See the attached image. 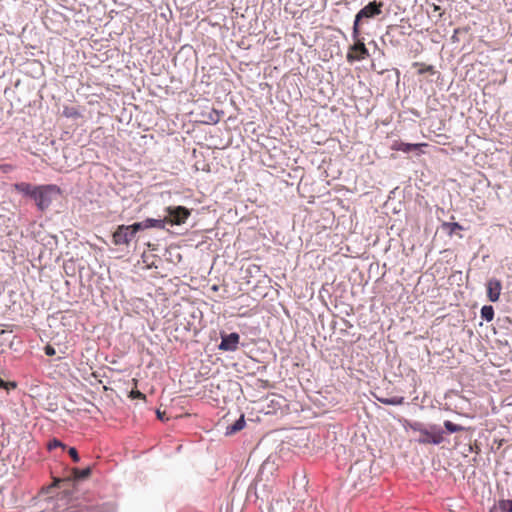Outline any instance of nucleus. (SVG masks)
Returning a JSON list of instances; mask_svg holds the SVG:
<instances>
[{"label":"nucleus","mask_w":512,"mask_h":512,"mask_svg":"<svg viewBox=\"0 0 512 512\" xmlns=\"http://www.w3.org/2000/svg\"><path fill=\"white\" fill-rule=\"evenodd\" d=\"M167 216L165 217L166 224L182 225L186 222L191 212L184 206L167 207Z\"/></svg>","instance_id":"20e7f679"},{"label":"nucleus","mask_w":512,"mask_h":512,"mask_svg":"<svg viewBox=\"0 0 512 512\" xmlns=\"http://www.w3.org/2000/svg\"><path fill=\"white\" fill-rule=\"evenodd\" d=\"M63 115L67 118H74V119L81 116L78 109L73 106H65L63 108Z\"/></svg>","instance_id":"f3484780"},{"label":"nucleus","mask_w":512,"mask_h":512,"mask_svg":"<svg viewBox=\"0 0 512 512\" xmlns=\"http://www.w3.org/2000/svg\"><path fill=\"white\" fill-rule=\"evenodd\" d=\"M354 39L356 42L349 48L346 56L347 61L350 63L364 60L369 55L368 49L366 48L365 44L359 40V37Z\"/></svg>","instance_id":"39448f33"},{"label":"nucleus","mask_w":512,"mask_h":512,"mask_svg":"<svg viewBox=\"0 0 512 512\" xmlns=\"http://www.w3.org/2000/svg\"><path fill=\"white\" fill-rule=\"evenodd\" d=\"M112 238L115 245H129L134 235L127 225H120L113 233Z\"/></svg>","instance_id":"423d86ee"},{"label":"nucleus","mask_w":512,"mask_h":512,"mask_svg":"<svg viewBox=\"0 0 512 512\" xmlns=\"http://www.w3.org/2000/svg\"><path fill=\"white\" fill-rule=\"evenodd\" d=\"M442 228L446 230L449 235H452L456 230L463 229L462 225L457 222H444Z\"/></svg>","instance_id":"dca6fc26"},{"label":"nucleus","mask_w":512,"mask_h":512,"mask_svg":"<svg viewBox=\"0 0 512 512\" xmlns=\"http://www.w3.org/2000/svg\"><path fill=\"white\" fill-rule=\"evenodd\" d=\"M487 297L491 302H497L500 298L502 284L496 278H491L486 283Z\"/></svg>","instance_id":"0eeeda50"},{"label":"nucleus","mask_w":512,"mask_h":512,"mask_svg":"<svg viewBox=\"0 0 512 512\" xmlns=\"http://www.w3.org/2000/svg\"><path fill=\"white\" fill-rule=\"evenodd\" d=\"M244 426H245L244 415H241V417L237 421H235L234 424L227 427L226 435L235 434V433L241 431L244 428Z\"/></svg>","instance_id":"f8f14e48"},{"label":"nucleus","mask_w":512,"mask_h":512,"mask_svg":"<svg viewBox=\"0 0 512 512\" xmlns=\"http://www.w3.org/2000/svg\"><path fill=\"white\" fill-rule=\"evenodd\" d=\"M379 401L385 405H402L404 402L403 397H393V398H382Z\"/></svg>","instance_id":"a211bd4d"},{"label":"nucleus","mask_w":512,"mask_h":512,"mask_svg":"<svg viewBox=\"0 0 512 512\" xmlns=\"http://www.w3.org/2000/svg\"><path fill=\"white\" fill-rule=\"evenodd\" d=\"M433 11H434V12H439V14H440V15L442 14V13H441V8H440V6L435 5V4L433 5Z\"/></svg>","instance_id":"bb28decb"},{"label":"nucleus","mask_w":512,"mask_h":512,"mask_svg":"<svg viewBox=\"0 0 512 512\" xmlns=\"http://www.w3.org/2000/svg\"><path fill=\"white\" fill-rule=\"evenodd\" d=\"M68 453L74 462H79L80 458L77 450L74 447L69 448Z\"/></svg>","instance_id":"393cba45"},{"label":"nucleus","mask_w":512,"mask_h":512,"mask_svg":"<svg viewBox=\"0 0 512 512\" xmlns=\"http://www.w3.org/2000/svg\"><path fill=\"white\" fill-rule=\"evenodd\" d=\"M490 512H512V500H499L493 505Z\"/></svg>","instance_id":"9b49d317"},{"label":"nucleus","mask_w":512,"mask_h":512,"mask_svg":"<svg viewBox=\"0 0 512 512\" xmlns=\"http://www.w3.org/2000/svg\"><path fill=\"white\" fill-rule=\"evenodd\" d=\"M157 416L159 419H163V414L160 411H157Z\"/></svg>","instance_id":"cd10ccee"},{"label":"nucleus","mask_w":512,"mask_h":512,"mask_svg":"<svg viewBox=\"0 0 512 512\" xmlns=\"http://www.w3.org/2000/svg\"><path fill=\"white\" fill-rule=\"evenodd\" d=\"M409 428L420 434L417 440L420 444L438 445L444 441L443 431L436 425L426 428L423 423L415 421L409 423Z\"/></svg>","instance_id":"f257e3e1"},{"label":"nucleus","mask_w":512,"mask_h":512,"mask_svg":"<svg viewBox=\"0 0 512 512\" xmlns=\"http://www.w3.org/2000/svg\"><path fill=\"white\" fill-rule=\"evenodd\" d=\"M481 317L488 322L492 321L494 318L493 307L490 305L483 306L481 309Z\"/></svg>","instance_id":"2eb2a0df"},{"label":"nucleus","mask_w":512,"mask_h":512,"mask_svg":"<svg viewBox=\"0 0 512 512\" xmlns=\"http://www.w3.org/2000/svg\"><path fill=\"white\" fill-rule=\"evenodd\" d=\"M91 467H87L85 469L74 468L72 470L74 478L77 480L86 479L91 475Z\"/></svg>","instance_id":"4468645a"},{"label":"nucleus","mask_w":512,"mask_h":512,"mask_svg":"<svg viewBox=\"0 0 512 512\" xmlns=\"http://www.w3.org/2000/svg\"><path fill=\"white\" fill-rule=\"evenodd\" d=\"M382 7V2L371 1L356 14L353 25V38H358L360 35L359 22L364 18H373L380 15Z\"/></svg>","instance_id":"7ed1b4c3"},{"label":"nucleus","mask_w":512,"mask_h":512,"mask_svg":"<svg viewBox=\"0 0 512 512\" xmlns=\"http://www.w3.org/2000/svg\"><path fill=\"white\" fill-rule=\"evenodd\" d=\"M439 2H441L442 0H438Z\"/></svg>","instance_id":"c85d7f7f"},{"label":"nucleus","mask_w":512,"mask_h":512,"mask_svg":"<svg viewBox=\"0 0 512 512\" xmlns=\"http://www.w3.org/2000/svg\"><path fill=\"white\" fill-rule=\"evenodd\" d=\"M413 66L419 67V70H418L419 74H424L426 72L434 73V68L432 65H426L423 63L415 62V63H413Z\"/></svg>","instance_id":"aec40b11"},{"label":"nucleus","mask_w":512,"mask_h":512,"mask_svg":"<svg viewBox=\"0 0 512 512\" xmlns=\"http://www.w3.org/2000/svg\"><path fill=\"white\" fill-rule=\"evenodd\" d=\"M426 146H428L427 143L410 144V143H404L401 141H395L392 144L391 149L395 150V151H402V152L408 153L412 150H417L420 147H426Z\"/></svg>","instance_id":"1a4fd4ad"},{"label":"nucleus","mask_w":512,"mask_h":512,"mask_svg":"<svg viewBox=\"0 0 512 512\" xmlns=\"http://www.w3.org/2000/svg\"><path fill=\"white\" fill-rule=\"evenodd\" d=\"M60 194V188L54 184L36 186L33 200L39 210H46L52 203L53 196Z\"/></svg>","instance_id":"f03ea898"},{"label":"nucleus","mask_w":512,"mask_h":512,"mask_svg":"<svg viewBox=\"0 0 512 512\" xmlns=\"http://www.w3.org/2000/svg\"><path fill=\"white\" fill-rule=\"evenodd\" d=\"M444 427L450 433H455V432H460V431L465 430V428L463 426L454 424L453 422H451L449 420L444 422Z\"/></svg>","instance_id":"6ab92c4d"},{"label":"nucleus","mask_w":512,"mask_h":512,"mask_svg":"<svg viewBox=\"0 0 512 512\" xmlns=\"http://www.w3.org/2000/svg\"><path fill=\"white\" fill-rule=\"evenodd\" d=\"M127 226L130 228V230H131V232H132V234H133L134 236H135V234H136L138 231L143 230V229H146L145 221H143V222H137V223H134V224H132V225H127Z\"/></svg>","instance_id":"412c9836"},{"label":"nucleus","mask_w":512,"mask_h":512,"mask_svg":"<svg viewBox=\"0 0 512 512\" xmlns=\"http://www.w3.org/2000/svg\"><path fill=\"white\" fill-rule=\"evenodd\" d=\"M239 339V334L235 332L228 335H222L219 349L223 351H235L238 347Z\"/></svg>","instance_id":"6e6552de"},{"label":"nucleus","mask_w":512,"mask_h":512,"mask_svg":"<svg viewBox=\"0 0 512 512\" xmlns=\"http://www.w3.org/2000/svg\"><path fill=\"white\" fill-rule=\"evenodd\" d=\"M0 388L9 390L10 388H16L15 382H6L0 377Z\"/></svg>","instance_id":"5701e85b"},{"label":"nucleus","mask_w":512,"mask_h":512,"mask_svg":"<svg viewBox=\"0 0 512 512\" xmlns=\"http://www.w3.org/2000/svg\"><path fill=\"white\" fill-rule=\"evenodd\" d=\"M13 189L19 193H22L26 196H29L31 197L32 199L34 198V193H35V190H36V186H33L31 185L30 183H26V182H20V183H15L13 185Z\"/></svg>","instance_id":"9d476101"},{"label":"nucleus","mask_w":512,"mask_h":512,"mask_svg":"<svg viewBox=\"0 0 512 512\" xmlns=\"http://www.w3.org/2000/svg\"><path fill=\"white\" fill-rule=\"evenodd\" d=\"M57 447H62L64 449L65 444H63L61 441H59L57 439H53V440L49 441V443L47 445L48 450H53Z\"/></svg>","instance_id":"4be33fe9"},{"label":"nucleus","mask_w":512,"mask_h":512,"mask_svg":"<svg viewBox=\"0 0 512 512\" xmlns=\"http://www.w3.org/2000/svg\"><path fill=\"white\" fill-rule=\"evenodd\" d=\"M165 225H166L165 218L164 219L147 218L145 220L146 229H148V228L164 229Z\"/></svg>","instance_id":"ddd939ff"},{"label":"nucleus","mask_w":512,"mask_h":512,"mask_svg":"<svg viewBox=\"0 0 512 512\" xmlns=\"http://www.w3.org/2000/svg\"><path fill=\"white\" fill-rule=\"evenodd\" d=\"M130 398L132 399H142V400H145L146 399V396L145 394H143L142 392H140L139 390H132L130 392Z\"/></svg>","instance_id":"b1692460"},{"label":"nucleus","mask_w":512,"mask_h":512,"mask_svg":"<svg viewBox=\"0 0 512 512\" xmlns=\"http://www.w3.org/2000/svg\"><path fill=\"white\" fill-rule=\"evenodd\" d=\"M44 351L47 356H53L56 353L55 349L51 345L45 346Z\"/></svg>","instance_id":"a878e982"}]
</instances>
